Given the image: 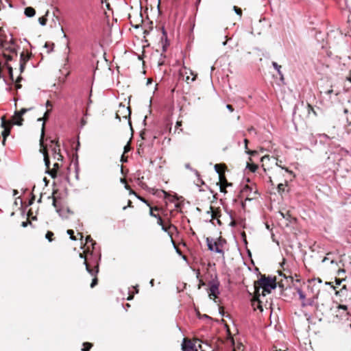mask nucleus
<instances>
[{"label":"nucleus","instance_id":"nucleus-1","mask_svg":"<svg viewBox=\"0 0 351 351\" xmlns=\"http://www.w3.org/2000/svg\"><path fill=\"white\" fill-rule=\"evenodd\" d=\"M80 257L84 259V265L86 267V269L91 276H95L98 274L101 258L100 255L95 254L93 250L90 252H88V254L86 256L83 254H80Z\"/></svg>","mask_w":351,"mask_h":351},{"label":"nucleus","instance_id":"nucleus-2","mask_svg":"<svg viewBox=\"0 0 351 351\" xmlns=\"http://www.w3.org/2000/svg\"><path fill=\"white\" fill-rule=\"evenodd\" d=\"M258 287H256V297L252 300V305H255L256 303L259 304L260 300L258 299L259 289L261 288L263 289L262 294L265 295V293H269L271 290L276 289V283L274 279L271 277L267 278H261L258 281Z\"/></svg>","mask_w":351,"mask_h":351},{"label":"nucleus","instance_id":"nucleus-3","mask_svg":"<svg viewBox=\"0 0 351 351\" xmlns=\"http://www.w3.org/2000/svg\"><path fill=\"white\" fill-rule=\"evenodd\" d=\"M43 139H44V124L42 127L41 130V135H40V145L42 147V149L45 148L46 150L48 152V156H51L52 158L58 161H62L63 159V156L60 154V145L55 142L54 141H51L50 144L45 146L43 144Z\"/></svg>","mask_w":351,"mask_h":351},{"label":"nucleus","instance_id":"nucleus-4","mask_svg":"<svg viewBox=\"0 0 351 351\" xmlns=\"http://www.w3.org/2000/svg\"><path fill=\"white\" fill-rule=\"evenodd\" d=\"M206 242L208 246V249L210 252H214L217 254H220L223 255L224 252L222 250L223 243L225 242L224 240L219 239L218 241H215L213 238L207 237L206 239Z\"/></svg>","mask_w":351,"mask_h":351},{"label":"nucleus","instance_id":"nucleus-5","mask_svg":"<svg viewBox=\"0 0 351 351\" xmlns=\"http://www.w3.org/2000/svg\"><path fill=\"white\" fill-rule=\"evenodd\" d=\"M219 282L217 279L213 280L209 282V297L211 298L213 296L215 298H217L220 292L219 290Z\"/></svg>","mask_w":351,"mask_h":351},{"label":"nucleus","instance_id":"nucleus-6","mask_svg":"<svg viewBox=\"0 0 351 351\" xmlns=\"http://www.w3.org/2000/svg\"><path fill=\"white\" fill-rule=\"evenodd\" d=\"M182 351H197V348L195 343L188 339H184L182 343Z\"/></svg>","mask_w":351,"mask_h":351},{"label":"nucleus","instance_id":"nucleus-7","mask_svg":"<svg viewBox=\"0 0 351 351\" xmlns=\"http://www.w3.org/2000/svg\"><path fill=\"white\" fill-rule=\"evenodd\" d=\"M1 127L3 128V130L2 132V136H3V144H5V138L7 136H9L10 133V123H8L6 122L5 118L4 117H1Z\"/></svg>","mask_w":351,"mask_h":351},{"label":"nucleus","instance_id":"nucleus-8","mask_svg":"<svg viewBox=\"0 0 351 351\" xmlns=\"http://www.w3.org/2000/svg\"><path fill=\"white\" fill-rule=\"evenodd\" d=\"M0 45L5 50L8 51L10 53H16V49L12 39H11L10 41L1 40L0 39Z\"/></svg>","mask_w":351,"mask_h":351},{"label":"nucleus","instance_id":"nucleus-9","mask_svg":"<svg viewBox=\"0 0 351 351\" xmlns=\"http://www.w3.org/2000/svg\"><path fill=\"white\" fill-rule=\"evenodd\" d=\"M32 108H22L20 111H16V117L19 118V121H15V125H22L23 124V118L22 116L27 111L30 110Z\"/></svg>","mask_w":351,"mask_h":351},{"label":"nucleus","instance_id":"nucleus-10","mask_svg":"<svg viewBox=\"0 0 351 351\" xmlns=\"http://www.w3.org/2000/svg\"><path fill=\"white\" fill-rule=\"evenodd\" d=\"M40 151L42 152L43 156H44V161H45V166L47 169H49V165H50V161H49V157L48 156V152L46 150L45 148L40 149Z\"/></svg>","mask_w":351,"mask_h":351},{"label":"nucleus","instance_id":"nucleus-11","mask_svg":"<svg viewBox=\"0 0 351 351\" xmlns=\"http://www.w3.org/2000/svg\"><path fill=\"white\" fill-rule=\"evenodd\" d=\"M35 10L32 7H27L25 9V14L27 17H32L35 15Z\"/></svg>","mask_w":351,"mask_h":351},{"label":"nucleus","instance_id":"nucleus-12","mask_svg":"<svg viewBox=\"0 0 351 351\" xmlns=\"http://www.w3.org/2000/svg\"><path fill=\"white\" fill-rule=\"evenodd\" d=\"M29 56L28 54H25L24 52H22L20 56V62L25 63L29 60Z\"/></svg>","mask_w":351,"mask_h":351},{"label":"nucleus","instance_id":"nucleus-13","mask_svg":"<svg viewBox=\"0 0 351 351\" xmlns=\"http://www.w3.org/2000/svg\"><path fill=\"white\" fill-rule=\"evenodd\" d=\"M297 293L299 295V298L301 300H304L305 298H306V295L304 293V292L302 291V290L300 288H298L297 289Z\"/></svg>","mask_w":351,"mask_h":351},{"label":"nucleus","instance_id":"nucleus-14","mask_svg":"<svg viewBox=\"0 0 351 351\" xmlns=\"http://www.w3.org/2000/svg\"><path fill=\"white\" fill-rule=\"evenodd\" d=\"M50 110H47L45 113L44 114V117L43 118H38V121H43V125H45V121L48 119V116L49 114Z\"/></svg>","mask_w":351,"mask_h":351},{"label":"nucleus","instance_id":"nucleus-15","mask_svg":"<svg viewBox=\"0 0 351 351\" xmlns=\"http://www.w3.org/2000/svg\"><path fill=\"white\" fill-rule=\"evenodd\" d=\"M91 243L93 245V250H95V245H96V243L93 241V239L90 237V236H87L86 238V243Z\"/></svg>","mask_w":351,"mask_h":351},{"label":"nucleus","instance_id":"nucleus-16","mask_svg":"<svg viewBox=\"0 0 351 351\" xmlns=\"http://www.w3.org/2000/svg\"><path fill=\"white\" fill-rule=\"evenodd\" d=\"M272 66L274 69L277 71L278 73H280L281 72V66L278 64L276 62H272Z\"/></svg>","mask_w":351,"mask_h":351},{"label":"nucleus","instance_id":"nucleus-17","mask_svg":"<svg viewBox=\"0 0 351 351\" xmlns=\"http://www.w3.org/2000/svg\"><path fill=\"white\" fill-rule=\"evenodd\" d=\"M83 346L84 347L82 349V351H89L92 347V344L90 343H84Z\"/></svg>","mask_w":351,"mask_h":351},{"label":"nucleus","instance_id":"nucleus-18","mask_svg":"<svg viewBox=\"0 0 351 351\" xmlns=\"http://www.w3.org/2000/svg\"><path fill=\"white\" fill-rule=\"evenodd\" d=\"M341 154L342 156H348V157H350L351 158V152L346 150V149H341Z\"/></svg>","mask_w":351,"mask_h":351},{"label":"nucleus","instance_id":"nucleus-19","mask_svg":"<svg viewBox=\"0 0 351 351\" xmlns=\"http://www.w3.org/2000/svg\"><path fill=\"white\" fill-rule=\"evenodd\" d=\"M56 170L51 169V170H47V173L51 176V178H54L56 177Z\"/></svg>","mask_w":351,"mask_h":351},{"label":"nucleus","instance_id":"nucleus-20","mask_svg":"<svg viewBox=\"0 0 351 351\" xmlns=\"http://www.w3.org/2000/svg\"><path fill=\"white\" fill-rule=\"evenodd\" d=\"M38 21H39V23H40L41 25L44 26V25H46V23H47V19H46L45 17H44V16H43V17H40V18L38 19Z\"/></svg>","mask_w":351,"mask_h":351},{"label":"nucleus","instance_id":"nucleus-21","mask_svg":"<svg viewBox=\"0 0 351 351\" xmlns=\"http://www.w3.org/2000/svg\"><path fill=\"white\" fill-rule=\"evenodd\" d=\"M73 233H74V232H73V230H67V234H68L69 235H70V239H71V240H73V241H75V240H76V238L73 236Z\"/></svg>","mask_w":351,"mask_h":351},{"label":"nucleus","instance_id":"nucleus-22","mask_svg":"<svg viewBox=\"0 0 351 351\" xmlns=\"http://www.w3.org/2000/svg\"><path fill=\"white\" fill-rule=\"evenodd\" d=\"M221 183H223V185L225 186V188L228 186L231 185V184L228 183L227 180L225 178L221 179V178L220 177V184H221Z\"/></svg>","mask_w":351,"mask_h":351},{"label":"nucleus","instance_id":"nucleus-23","mask_svg":"<svg viewBox=\"0 0 351 351\" xmlns=\"http://www.w3.org/2000/svg\"><path fill=\"white\" fill-rule=\"evenodd\" d=\"M97 275L93 276L94 278L92 280V282L90 284V287L93 288L97 284V278L96 277Z\"/></svg>","mask_w":351,"mask_h":351},{"label":"nucleus","instance_id":"nucleus-24","mask_svg":"<svg viewBox=\"0 0 351 351\" xmlns=\"http://www.w3.org/2000/svg\"><path fill=\"white\" fill-rule=\"evenodd\" d=\"M53 235V233L50 232V231H48L46 234V239H48L49 241H51V237Z\"/></svg>","mask_w":351,"mask_h":351},{"label":"nucleus","instance_id":"nucleus-25","mask_svg":"<svg viewBox=\"0 0 351 351\" xmlns=\"http://www.w3.org/2000/svg\"><path fill=\"white\" fill-rule=\"evenodd\" d=\"M278 191L279 193H282L285 191V185L283 184H279L278 185Z\"/></svg>","mask_w":351,"mask_h":351},{"label":"nucleus","instance_id":"nucleus-26","mask_svg":"<svg viewBox=\"0 0 351 351\" xmlns=\"http://www.w3.org/2000/svg\"><path fill=\"white\" fill-rule=\"evenodd\" d=\"M163 39L165 40V42H167V35L164 28H162V37L161 38L162 41Z\"/></svg>","mask_w":351,"mask_h":351},{"label":"nucleus","instance_id":"nucleus-27","mask_svg":"<svg viewBox=\"0 0 351 351\" xmlns=\"http://www.w3.org/2000/svg\"><path fill=\"white\" fill-rule=\"evenodd\" d=\"M234 12H236L237 14H238L239 16H241L242 11H241V10L240 8H238L237 7L234 6Z\"/></svg>","mask_w":351,"mask_h":351},{"label":"nucleus","instance_id":"nucleus-28","mask_svg":"<svg viewBox=\"0 0 351 351\" xmlns=\"http://www.w3.org/2000/svg\"><path fill=\"white\" fill-rule=\"evenodd\" d=\"M171 228H173V229H176V227L174 226H169V228H167L166 226H165L164 225L162 226V230L165 232H168V230L169 229H171Z\"/></svg>","mask_w":351,"mask_h":351},{"label":"nucleus","instance_id":"nucleus-29","mask_svg":"<svg viewBox=\"0 0 351 351\" xmlns=\"http://www.w3.org/2000/svg\"><path fill=\"white\" fill-rule=\"evenodd\" d=\"M207 213H208V214H209L210 213H211L212 219H214L216 217V213L213 210L212 207H210V211H208Z\"/></svg>","mask_w":351,"mask_h":351},{"label":"nucleus","instance_id":"nucleus-30","mask_svg":"<svg viewBox=\"0 0 351 351\" xmlns=\"http://www.w3.org/2000/svg\"><path fill=\"white\" fill-rule=\"evenodd\" d=\"M3 56L5 57L7 61H10L12 59L10 55H6L5 53H3Z\"/></svg>","mask_w":351,"mask_h":351},{"label":"nucleus","instance_id":"nucleus-31","mask_svg":"<svg viewBox=\"0 0 351 351\" xmlns=\"http://www.w3.org/2000/svg\"><path fill=\"white\" fill-rule=\"evenodd\" d=\"M319 136L320 138H324L325 139H329L330 138V137L327 134H319Z\"/></svg>","mask_w":351,"mask_h":351},{"label":"nucleus","instance_id":"nucleus-32","mask_svg":"<svg viewBox=\"0 0 351 351\" xmlns=\"http://www.w3.org/2000/svg\"><path fill=\"white\" fill-rule=\"evenodd\" d=\"M219 165H215V169L216 171V172L219 174V176H221V171L219 169Z\"/></svg>","mask_w":351,"mask_h":351},{"label":"nucleus","instance_id":"nucleus-33","mask_svg":"<svg viewBox=\"0 0 351 351\" xmlns=\"http://www.w3.org/2000/svg\"><path fill=\"white\" fill-rule=\"evenodd\" d=\"M25 65V63L20 62V71H21V73H22L24 71Z\"/></svg>","mask_w":351,"mask_h":351},{"label":"nucleus","instance_id":"nucleus-34","mask_svg":"<svg viewBox=\"0 0 351 351\" xmlns=\"http://www.w3.org/2000/svg\"><path fill=\"white\" fill-rule=\"evenodd\" d=\"M220 191L221 192H223V193H226V188L225 186L223 185V183H221V184H220Z\"/></svg>","mask_w":351,"mask_h":351},{"label":"nucleus","instance_id":"nucleus-35","mask_svg":"<svg viewBox=\"0 0 351 351\" xmlns=\"http://www.w3.org/2000/svg\"><path fill=\"white\" fill-rule=\"evenodd\" d=\"M60 167V165L58 162L54 163L53 168L52 169H55L57 171Z\"/></svg>","mask_w":351,"mask_h":351},{"label":"nucleus","instance_id":"nucleus-36","mask_svg":"<svg viewBox=\"0 0 351 351\" xmlns=\"http://www.w3.org/2000/svg\"><path fill=\"white\" fill-rule=\"evenodd\" d=\"M158 224L161 226L163 225L162 219V218L160 216L158 217Z\"/></svg>","mask_w":351,"mask_h":351},{"label":"nucleus","instance_id":"nucleus-37","mask_svg":"<svg viewBox=\"0 0 351 351\" xmlns=\"http://www.w3.org/2000/svg\"><path fill=\"white\" fill-rule=\"evenodd\" d=\"M19 121V118L16 117V112L14 113V115L12 117V123L15 125V121Z\"/></svg>","mask_w":351,"mask_h":351},{"label":"nucleus","instance_id":"nucleus-38","mask_svg":"<svg viewBox=\"0 0 351 351\" xmlns=\"http://www.w3.org/2000/svg\"><path fill=\"white\" fill-rule=\"evenodd\" d=\"M226 108L230 112L234 111V109L231 105H229V104L226 105Z\"/></svg>","mask_w":351,"mask_h":351},{"label":"nucleus","instance_id":"nucleus-39","mask_svg":"<svg viewBox=\"0 0 351 351\" xmlns=\"http://www.w3.org/2000/svg\"><path fill=\"white\" fill-rule=\"evenodd\" d=\"M308 306H313L314 304V300L313 299H310L307 301Z\"/></svg>","mask_w":351,"mask_h":351},{"label":"nucleus","instance_id":"nucleus-40","mask_svg":"<svg viewBox=\"0 0 351 351\" xmlns=\"http://www.w3.org/2000/svg\"><path fill=\"white\" fill-rule=\"evenodd\" d=\"M125 188L126 189H128V190H129V189H130V194H135V193H134L132 190H131V189H130V186H129L128 184H125Z\"/></svg>","mask_w":351,"mask_h":351},{"label":"nucleus","instance_id":"nucleus-41","mask_svg":"<svg viewBox=\"0 0 351 351\" xmlns=\"http://www.w3.org/2000/svg\"><path fill=\"white\" fill-rule=\"evenodd\" d=\"M346 80L351 83V71H350L349 75L346 77Z\"/></svg>","mask_w":351,"mask_h":351},{"label":"nucleus","instance_id":"nucleus-42","mask_svg":"<svg viewBox=\"0 0 351 351\" xmlns=\"http://www.w3.org/2000/svg\"><path fill=\"white\" fill-rule=\"evenodd\" d=\"M257 167L256 165H252L250 169L252 171L254 172L256 170Z\"/></svg>","mask_w":351,"mask_h":351},{"label":"nucleus","instance_id":"nucleus-43","mask_svg":"<svg viewBox=\"0 0 351 351\" xmlns=\"http://www.w3.org/2000/svg\"><path fill=\"white\" fill-rule=\"evenodd\" d=\"M302 302L301 305L302 307H306V306H308L307 302H306L305 300H302Z\"/></svg>","mask_w":351,"mask_h":351},{"label":"nucleus","instance_id":"nucleus-44","mask_svg":"<svg viewBox=\"0 0 351 351\" xmlns=\"http://www.w3.org/2000/svg\"><path fill=\"white\" fill-rule=\"evenodd\" d=\"M339 309H343V310H344V311H346V310H347V306H345V305H339Z\"/></svg>","mask_w":351,"mask_h":351},{"label":"nucleus","instance_id":"nucleus-45","mask_svg":"<svg viewBox=\"0 0 351 351\" xmlns=\"http://www.w3.org/2000/svg\"><path fill=\"white\" fill-rule=\"evenodd\" d=\"M278 75H279V76H280V80L281 81H283V80H284V75H283V73H282V71H281V72H280V73H278Z\"/></svg>","mask_w":351,"mask_h":351},{"label":"nucleus","instance_id":"nucleus-46","mask_svg":"<svg viewBox=\"0 0 351 351\" xmlns=\"http://www.w3.org/2000/svg\"><path fill=\"white\" fill-rule=\"evenodd\" d=\"M332 93H333V90L332 89H330V90L326 91L325 94L327 95H330Z\"/></svg>","mask_w":351,"mask_h":351},{"label":"nucleus","instance_id":"nucleus-47","mask_svg":"<svg viewBox=\"0 0 351 351\" xmlns=\"http://www.w3.org/2000/svg\"><path fill=\"white\" fill-rule=\"evenodd\" d=\"M29 223V222H28V221H23V222H22L21 226H22L23 227L25 228V227H27V224H28Z\"/></svg>","mask_w":351,"mask_h":351},{"label":"nucleus","instance_id":"nucleus-48","mask_svg":"<svg viewBox=\"0 0 351 351\" xmlns=\"http://www.w3.org/2000/svg\"><path fill=\"white\" fill-rule=\"evenodd\" d=\"M46 107H51L52 104L50 101H47L45 104Z\"/></svg>","mask_w":351,"mask_h":351},{"label":"nucleus","instance_id":"nucleus-49","mask_svg":"<svg viewBox=\"0 0 351 351\" xmlns=\"http://www.w3.org/2000/svg\"><path fill=\"white\" fill-rule=\"evenodd\" d=\"M277 165L278 166V164H277ZM279 167H280V168H282V169H285L286 171H287V172H289V173H292V171H289V170H288V169H287V168H285V167H281V166H280V165H279Z\"/></svg>","mask_w":351,"mask_h":351},{"label":"nucleus","instance_id":"nucleus-50","mask_svg":"<svg viewBox=\"0 0 351 351\" xmlns=\"http://www.w3.org/2000/svg\"><path fill=\"white\" fill-rule=\"evenodd\" d=\"M8 69L9 70L10 75L12 76V68L11 66H8Z\"/></svg>","mask_w":351,"mask_h":351},{"label":"nucleus","instance_id":"nucleus-51","mask_svg":"<svg viewBox=\"0 0 351 351\" xmlns=\"http://www.w3.org/2000/svg\"><path fill=\"white\" fill-rule=\"evenodd\" d=\"M205 284L204 282L202 281V280H199V289H200L201 286H204Z\"/></svg>","mask_w":351,"mask_h":351},{"label":"nucleus","instance_id":"nucleus-52","mask_svg":"<svg viewBox=\"0 0 351 351\" xmlns=\"http://www.w3.org/2000/svg\"><path fill=\"white\" fill-rule=\"evenodd\" d=\"M150 215H151L152 216H153V217H154L157 218V219H158V217L159 216V215H157L154 214V213H153V211H152V210H150Z\"/></svg>","mask_w":351,"mask_h":351},{"label":"nucleus","instance_id":"nucleus-53","mask_svg":"<svg viewBox=\"0 0 351 351\" xmlns=\"http://www.w3.org/2000/svg\"><path fill=\"white\" fill-rule=\"evenodd\" d=\"M162 193L164 194V196H165V198H167L168 196H169L168 195V193L166 191H162Z\"/></svg>","mask_w":351,"mask_h":351},{"label":"nucleus","instance_id":"nucleus-54","mask_svg":"<svg viewBox=\"0 0 351 351\" xmlns=\"http://www.w3.org/2000/svg\"><path fill=\"white\" fill-rule=\"evenodd\" d=\"M172 242H173V245H174V247H175V249H176V252H177L178 254H180V250H178V248H177V247L176 246V245H175L174 242H173V241H172Z\"/></svg>","mask_w":351,"mask_h":351},{"label":"nucleus","instance_id":"nucleus-55","mask_svg":"<svg viewBox=\"0 0 351 351\" xmlns=\"http://www.w3.org/2000/svg\"><path fill=\"white\" fill-rule=\"evenodd\" d=\"M133 297H134V295H133V294H132V295H130L128 297L127 300H132V299H133Z\"/></svg>","mask_w":351,"mask_h":351},{"label":"nucleus","instance_id":"nucleus-56","mask_svg":"<svg viewBox=\"0 0 351 351\" xmlns=\"http://www.w3.org/2000/svg\"><path fill=\"white\" fill-rule=\"evenodd\" d=\"M53 206L56 207V200L54 197L53 198Z\"/></svg>","mask_w":351,"mask_h":351},{"label":"nucleus","instance_id":"nucleus-57","mask_svg":"<svg viewBox=\"0 0 351 351\" xmlns=\"http://www.w3.org/2000/svg\"><path fill=\"white\" fill-rule=\"evenodd\" d=\"M244 142H245V149H247V142H248V141H247V140L245 138V139L244 140Z\"/></svg>","mask_w":351,"mask_h":351},{"label":"nucleus","instance_id":"nucleus-58","mask_svg":"<svg viewBox=\"0 0 351 351\" xmlns=\"http://www.w3.org/2000/svg\"><path fill=\"white\" fill-rule=\"evenodd\" d=\"M34 200V196H33V197H32V199L29 200V204H32L33 203Z\"/></svg>","mask_w":351,"mask_h":351},{"label":"nucleus","instance_id":"nucleus-59","mask_svg":"<svg viewBox=\"0 0 351 351\" xmlns=\"http://www.w3.org/2000/svg\"><path fill=\"white\" fill-rule=\"evenodd\" d=\"M265 159H268L269 160V156H265L262 158V161L265 160Z\"/></svg>","mask_w":351,"mask_h":351},{"label":"nucleus","instance_id":"nucleus-60","mask_svg":"<svg viewBox=\"0 0 351 351\" xmlns=\"http://www.w3.org/2000/svg\"><path fill=\"white\" fill-rule=\"evenodd\" d=\"M125 110H126L128 112V117L130 116V108H127L126 109H124Z\"/></svg>","mask_w":351,"mask_h":351},{"label":"nucleus","instance_id":"nucleus-61","mask_svg":"<svg viewBox=\"0 0 351 351\" xmlns=\"http://www.w3.org/2000/svg\"><path fill=\"white\" fill-rule=\"evenodd\" d=\"M132 288L135 289V293H138V289H137V287H132Z\"/></svg>","mask_w":351,"mask_h":351},{"label":"nucleus","instance_id":"nucleus-62","mask_svg":"<svg viewBox=\"0 0 351 351\" xmlns=\"http://www.w3.org/2000/svg\"><path fill=\"white\" fill-rule=\"evenodd\" d=\"M149 283H150L151 286L153 287L154 286V280L153 279L151 280Z\"/></svg>","mask_w":351,"mask_h":351},{"label":"nucleus","instance_id":"nucleus-63","mask_svg":"<svg viewBox=\"0 0 351 351\" xmlns=\"http://www.w3.org/2000/svg\"><path fill=\"white\" fill-rule=\"evenodd\" d=\"M198 347H199V348L200 350H202V351H204V350H203V348H202V346L200 343L199 344Z\"/></svg>","mask_w":351,"mask_h":351},{"label":"nucleus","instance_id":"nucleus-64","mask_svg":"<svg viewBox=\"0 0 351 351\" xmlns=\"http://www.w3.org/2000/svg\"><path fill=\"white\" fill-rule=\"evenodd\" d=\"M116 118L119 119V121H121L120 117L118 114H116Z\"/></svg>","mask_w":351,"mask_h":351}]
</instances>
